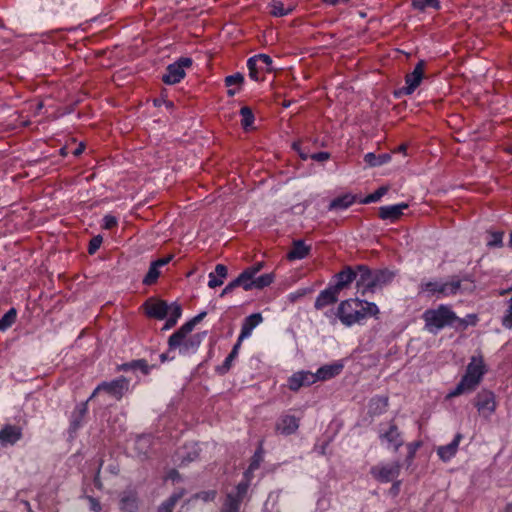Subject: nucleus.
I'll use <instances>...</instances> for the list:
<instances>
[{
  "label": "nucleus",
  "instance_id": "59",
  "mask_svg": "<svg viewBox=\"0 0 512 512\" xmlns=\"http://www.w3.org/2000/svg\"><path fill=\"white\" fill-rule=\"evenodd\" d=\"M400 485H401V482H400V481H394V482H393V484H392V486H391V489H390V491H391V493H392L393 495H395V496H396V495H398L399 490H400Z\"/></svg>",
  "mask_w": 512,
  "mask_h": 512
},
{
  "label": "nucleus",
  "instance_id": "24",
  "mask_svg": "<svg viewBox=\"0 0 512 512\" xmlns=\"http://www.w3.org/2000/svg\"><path fill=\"white\" fill-rule=\"evenodd\" d=\"M407 208L408 204L404 202L394 205L381 206L379 208V217L383 220L394 222L403 215V211Z\"/></svg>",
  "mask_w": 512,
  "mask_h": 512
},
{
  "label": "nucleus",
  "instance_id": "4",
  "mask_svg": "<svg viewBox=\"0 0 512 512\" xmlns=\"http://www.w3.org/2000/svg\"><path fill=\"white\" fill-rule=\"evenodd\" d=\"M424 329L430 334L437 335L445 327L453 328L456 313L451 306L440 304L436 308L427 309L422 314Z\"/></svg>",
  "mask_w": 512,
  "mask_h": 512
},
{
  "label": "nucleus",
  "instance_id": "2",
  "mask_svg": "<svg viewBox=\"0 0 512 512\" xmlns=\"http://www.w3.org/2000/svg\"><path fill=\"white\" fill-rule=\"evenodd\" d=\"M380 313L378 306L374 302L350 298L339 303L336 316L340 322L351 327L355 324L362 325L369 317H377Z\"/></svg>",
  "mask_w": 512,
  "mask_h": 512
},
{
  "label": "nucleus",
  "instance_id": "40",
  "mask_svg": "<svg viewBox=\"0 0 512 512\" xmlns=\"http://www.w3.org/2000/svg\"><path fill=\"white\" fill-rule=\"evenodd\" d=\"M270 14L274 17H283L290 14L293 10L292 6H285L279 0H273L269 3Z\"/></svg>",
  "mask_w": 512,
  "mask_h": 512
},
{
  "label": "nucleus",
  "instance_id": "18",
  "mask_svg": "<svg viewBox=\"0 0 512 512\" xmlns=\"http://www.w3.org/2000/svg\"><path fill=\"white\" fill-rule=\"evenodd\" d=\"M315 383V376L311 371L301 370L293 373L287 380L288 388L297 392L300 388L310 386Z\"/></svg>",
  "mask_w": 512,
  "mask_h": 512
},
{
  "label": "nucleus",
  "instance_id": "46",
  "mask_svg": "<svg viewBox=\"0 0 512 512\" xmlns=\"http://www.w3.org/2000/svg\"><path fill=\"white\" fill-rule=\"evenodd\" d=\"M262 460H263V451H262V447L260 446L255 451L254 455L252 456L248 471L245 472V477L247 476L248 472H253V471L257 470L259 468Z\"/></svg>",
  "mask_w": 512,
  "mask_h": 512
},
{
  "label": "nucleus",
  "instance_id": "23",
  "mask_svg": "<svg viewBox=\"0 0 512 512\" xmlns=\"http://www.w3.org/2000/svg\"><path fill=\"white\" fill-rule=\"evenodd\" d=\"M463 439L461 433H456L453 440L446 445L437 448V455L443 462H449L457 453L460 441Z\"/></svg>",
  "mask_w": 512,
  "mask_h": 512
},
{
  "label": "nucleus",
  "instance_id": "13",
  "mask_svg": "<svg viewBox=\"0 0 512 512\" xmlns=\"http://www.w3.org/2000/svg\"><path fill=\"white\" fill-rule=\"evenodd\" d=\"M90 399L76 404L70 417L67 432L70 438H74L85 423V417L88 413V402Z\"/></svg>",
  "mask_w": 512,
  "mask_h": 512
},
{
  "label": "nucleus",
  "instance_id": "3",
  "mask_svg": "<svg viewBox=\"0 0 512 512\" xmlns=\"http://www.w3.org/2000/svg\"><path fill=\"white\" fill-rule=\"evenodd\" d=\"M486 372L482 356H472L466 367L465 374L456 387L449 392L447 397H457L463 393L474 391Z\"/></svg>",
  "mask_w": 512,
  "mask_h": 512
},
{
  "label": "nucleus",
  "instance_id": "11",
  "mask_svg": "<svg viewBox=\"0 0 512 512\" xmlns=\"http://www.w3.org/2000/svg\"><path fill=\"white\" fill-rule=\"evenodd\" d=\"M128 387L129 380H127L123 376L113 379L112 381L109 382L104 381L95 388L89 399H92L96 394H98L101 391H104L109 395L117 399H120L125 393V391L128 390Z\"/></svg>",
  "mask_w": 512,
  "mask_h": 512
},
{
  "label": "nucleus",
  "instance_id": "29",
  "mask_svg": "<svg viewBox=\"0 0 512 512\" xmlns=\"http://www.w3.org/2000/svg\"><path fill=\"white\" fill-rule=\"evenodd\" d=\"M389 399L387 396L376 395L372 397L368 404V412L372 416H379L386 412Z\"/></svg>",
  "mask_w": 512,
  "mask_h": 512
},
{
  "label": "nucleus",
  "instance_id": "47",
  "mask_svg": "<svg viewBox=\"0 0 512 512\" xmlns=\"http://www.w3.org/2000/svg\"><path fill=\"white\" fill-rule=\"evenodd\" d=\"M246 479L240 481L237 486H236V491L234 494L235 498L243 501L244 497L246 496L247 492H248V488H249V479L247 478V476L245 477Z\"/></svg>",
  "mask_w": 512,
  "mask_h": 512
},
{
  "label": "nucleus",
  "instance_id": "10",
  "mask_svg": "<svg viewBox=\"0 0 512 512\" xmlns=\"http://www.w3.org/2000/svg\"><path fill=\"white\" fill-rule=\"evenodd\" d=\"M401 463L399 460L392 463H380L371 467L370 474L381 483L394 481L400 475Z\"/></svg>",
  "mask_w": 512,
  "mask_h": 512
},
{
  "label": "nucleus",
  "instance_id": "28",
  "mask_svg": "<svg viewBox=\"0 0 512 512\" xmlns=\"http://www.w3.org/2000/svg\"><path fill=\"white\" fill-rule=\"evenodd\" d=\"M172 258H158L150 264L149 270L143 278V284L152 285L160 276V268L167 265Z\"/></svg>",
  "mask_w": 512,
  "mask_h": 512
},
{
  "label": "nucleus",
  "instance_id": "7",
  "mask_svg": "<svg viewBox=\"0 0 512 512\" xmlns=\"http://www.w3.org/2000/svg\"><path fill=\"white\" fill-rule=\"evenodd\" d=\"M378 439L387 449L397 452L404 444L402 432L394 419L380 422L377 428Z\"/></svg>",
  "mask_w": 512,
  "mask_h": 512
},
{
  "label": "nucleus",
  "instance_id": "8",
  "mask_svg": "<svg viewBox=\"0 0 512 512\" xmlns=\"http://www.w3.org/2000/svg\"><path fill=\"white\" fill-rule=\"evenodd\" d=\"M272 64V58L267 54H257L250 57L247 61L249 77L254 81L261 80L263 73L273 71Z\"/></svg>",
  "mask_w": 512,
  "mask_h": 512
},
{
  "label": "nucleus",
  "instance_id": "14",
  "mask_svg": "<svg viewBox=\"0 0 512 512\" xmlns=\"http://www.w3.org/2000/svg\"><path fill=\"white\" fill-rule=\"evenodd\" d=\"M205 333H196L190 336H183V338L179 339V344L176 346L169 347V350L178 349L179 354L183 356H190L197 352L199 349Z\"/></svg>",
  "mask_w": 512,
  "mask_h": 512
},
{
  "label": "nucleus",
  "instance_id": "34",
  "mask_svg": "<svg viewBox=\"0 0 512 512\" xmlns=\"http://www.w3.org/2000/svg\"><path fill=\"white\" fill-rule=\"evenodd\" d=\"M195 326L196 325L191 319L184 323L178 330H176L172 335L169 336L168 347L178 345V340L183 338V336H190L189 334L192 332Z\"/></svg>",
  "mask_w": 512,
  "mask_h": 512
},
{
  "label": "nucleus",
  "instance_id": "1",
  "mask_svg": "<svg viewBox=\"0 0 512 512\" xmlns=\"http://www.w3.org/2000/svg\"><path fill=\"white\" fill-rule=\"evenodd\" d=\"M265 267L264 261H258L244 268L242 272L231 282H229L220 293V297L231 293L235 288L241 287L244 291L253 289L262 290L269 287L275 281V273L273 271L259 274Z\"/></svg>",
  "mask_w": 512,
  "mask_h": 512
},
{
  "label": "nucleus",
  "instance_id": "22",
  "mask_svg": "<svg viewBox=\"0 0 512 512\" xmlns=\"http://www.w3.org/2000/svg\"><path fill=\"white\" fill-rule=\"evenodd\" d=\"M343 367V364L339 361L321 366L315 373H313L315 376V383L317 381H326L336 377L342 372Z\"/></svg>",
  "mask_w": 512,
  "mask_h": 512
},
{
  "label": "nucleus",
  "instance_id": "20",
  "mask_svg": "<svg viewBox=\"0 0 512 512\" xmlns=\"http://www.w3.org/2000/svg\"><path fill=\"white\" fill-rule=\"evenodd\" d=\"M22 429L19 426L6 424L0 429V444L5 447L16 444L22 438Z\"/></svg>",
  "mask_w": 512,
  "mask_h": 512
},
{
  "label": "nucleus",
  "instance_id": "58",
  "mask_svg": "<svg viewBox=\"0 0 512 512\" xmlns=\"http://www.w3.org/2000/svg\"><path fill=\"white\" fill-rule=\"evenodd\" d=\"M207 315V312L206 311H202L200 312L199 314H197L196 316H194L191 320L194 322V324H198L199 322H201Z\"/></svg>",
  "mask_w": 512,
  "mask_h": 512
},
{
  "label": "nucleus",
  "instance_id": "49",
  "mask_svg": "<svg viewBox=\"0 0 512 512\" xmlns=\"http://www.w3.org/2000/svg\"><path fill=\"white\" fill-rule=\"evenodd\" d=\"M501 323L506 329H512V297L508 300V308L502 317Z\"/></svg>",
  "mask_w": 512,
  "mask_h": 512
},
{
  "label": "nucleus",
  "instance_id": "17",
  "mask_svg": "<svg viewBox=\"0 0 512 512\" xmlns=\"http://www.w3.org/2000/svg\"><path fill=\"white\" fill-rule=\"evenodd\" d=\"M474 405L479 413L483 414L485 417H489L496 409L494 393L488 390L480 391L476 395Z\"/></svg>",
  "mask_w": 512,
  "mask_h": 512
},
{
  "label": "nucleus",
  "instance_id": "43",
  "mask_svg": "<svg viewBox=\"0 0 512 512\" xmlns=\"http://www.w3.org/2000/svg\"><path fill=\"white\" fill-rule=\"evenodd\" d=\"M414 9L425 11L427 9L439 10L441 5L439 0H412Z\"/></svg>",
  "mask_w": 512,
  "mask_h": 512
},
{
  "label": "nucleus",
  "instance_id": "15",
  "mask_svg": "<svg viewBox=\"0 0 512 512\" xmlns=\"http://www.w3.org/2000/svg\"><path fill=\"white\" fill-rule=\"evenodd\" d=\"M145 311L147 316L159 320L165 319L168 314L172 311V303L168 304L164 300L149 298L144 303Z\"/></svg>",
  "mask_w": 512,
  "mask_h": 512
},
{
  "label": "nucleus",
  "instance_id": "26",
  "mask_svg": "<svg viewBox=\"0 0 512 512\" xmlns=\"http://www.w3.org/2000/svg\"><path fill=\"white\" fill-rule=\"evenodd\" d=\"M242 341L243 340H240V338H238L236 343L233 345L231 352L225 358L223 363L221 365H218V366L215 367V372L218 375L224 376V375H226L230 371L231 367L233 366V362L238 357Z\"/></svg>",
  "mask_w": 512,
  "mask_h": 512
},
{
  "label": "nucleus",
  "instance_id": "25",
  "mask_svg": "<svg viewBox=\"0 0 512 512\" xmlns=\"http://www.w3.org/2000/svg\"><path fill=\"white\" fill-rule=\"evenodd\" d=\"M263 322V317L261 313H253L247 316L242 323L241 331L238 336L240 340H244L251 336L252 331Z\"/></svg>",
  "mask_w": 512,
  "mask_h": 512
},
{
  "label": "nucleus",
  "instance_id": "61",
  "mask_svg": "<svg viewBox=\"0 0 512 512\" xmlns=\"http://www.w3.org/2000/svg\"><path fill=\"white\" fill-rule=\"evenodd\" d=\"M136 444L141 446V445H146V444H149V439L147 437H138V439L136 440Z\"/></svg>",
  "mask_w": 512,
  "mask_h": 512
},
{
  "label": "nucleus",
  "instance_id": "33",
  "mask_svg": "<svg viewBox=\"0 0 512 512\" xmlns=\"http://www.w3.org/2000/svg\"><path fill=\"white\" fill-rule=\"evenodd\" d=\"M228 275V269L224 264H217L214 272H210L208 277V287L216 288L223 284V280Z\"/></svg>",
  "mask_w": 512,
  "mask_h": 512
},
{
  "label": "nucleus",
  "instance_id": "55",
  "mask_svg": "<svg viewBox=\"0 0 512 512\" xmlns=\"http://www.w3.org/2000/svg\"><path fill=\"white\" fill-rule=\"evenodd\" d=\"M310 158L317 162H324L330 158V153L326 152V151H321V152L311 154Z\"/></svg>",
  "mask_w": 512,
  "mask_h": 512
},
{
  "label": "nucleus",
  "instance_id": "16",
  "mask_svg": "<svg viewBox=\"0 0 512 512\" xmlns=\"http://www.w3.org/2000/svg\"><path fill=\"white\" fill-rule=\"evenodd\" d=\"M360 274V270L357 268V266L355 268L348 266L342 271L335 274L331 283L334 285L336 289H338V291L343 290L354 280L356 281V285L358 286Z\"/></svg>",
  "mask_w": 512,
  "mask_h": 512
},
{
  "label": "nucleus",
  "instance_id": "53",
  "mask_svg": "<svg viewBox=\"0 0 512 512\" xmlns=\"http://www.w3.org/2000/svg\"><path fill=\"white\" fill-rule=\"evenodd\" d=\"M216 491L215 490H209V491H202L199 493H196L193 498L194 499H201L204 502L213 501L216 498Z\"/></svg>",
  "mask_w": 512,
  "mask_h": 512
},
{
  "label": "nucleus",
  "instance_id": "54",
  "mask_svg": "<svg viewBox=\"0 0 512 512\" xmlns=\"http://www.w3.org/2000/svg\"><path fill=\"white\" fill-rule=\"evenodd\" d=\"M103 242V238L100 235L94 236L88 245V252L89 254H94L96 251L100 248L101 244Z\"/></svg>",
  "mask_w": 512,
  "mask_h": 512
},
{
  "label": "nucleus",
  "instance_id": "6",
  "mask_svg": "<svg viewBox=\"0 0 512 512\" xmlns=\"http://www.w3.org/2000/svg\"><path fill=\"white\" fill-rule=\"evenodd\" d=\"M357 268L361 273L358 280V289H362L363 294L367 291L374 292L376 289L382 288L390 283L395 276L393 272L387 269L372 272L365 265H357Z\"/></svg>",
  "mask_w": 512,
  "mask_h": 512
},
{
  "label": "nucleus",
  "instance_id": "38",
  "mask_svg": "<svg viewBox=\"0 0 512 512\" xmlns=\"http://www.w3.org/2000/svg\"><path fill=\"white\" fill-rule=\"evenodd\" d=\"M310 252L311 246L307 245L304 240L298 239L292 242V247L285 256H307Z\"/></svg>",
  "mask_w": 512,
  "mask_h": 512
},
{
  "label": "nucleus",
  "instance_id": "35",
  "mask_svg": "<svg viewBox=\"0 0 512 512\" xmlns=\"http://www.w3.org/2000/svg\"><path fill=\"white\" fill-rule=\"evenodd\" d=\"M479 321L478 315L475 313L467 314L464 318L456 315L455 324L453 328L456 331H465L469 326H476Z\"/></svg>",
  "mask_w": 512,
  "mask_h": 512
},
{
  "label": "nucleus",
  "instance_id": "60",
  "mask_svg": "<svg viewBox=\"0 0 512 512\" xmlns=\"http://www.w3.org/2000/svg\"><path fill=\"white\" fill-rule=\"evenodd\" d=\"M321 1L323 3H325V4H327V5L334 6V5H337V4H340V3H346L349 0H321Z\"/></svg>",
  "mask_w": 512,
  "mask_h": 512
},
{
  "label": "nucleus",
  "instance_id": "12",
  "mask_svg": "<svg viewBox=\"0 0 512 512\" xmlns=\"http://www.w3.org/2000/svg\"><path fill=\"white\" fill-rule=\"evenodd\" d=\"M425 65L424 60L417 62L413 71L405 76V85L400 89V94L411 95L414 93L424 78Z\"/></svg>",
  "mask_w": 512,
  "mask_h": 512
},
{
  "label": "nucleus",
  "instance_id": "64",
  "mask_svg": "<svg viewBox=\"0 0 512 512\" xmlns=\"http://www.w3.org/2000/svg\"><path fill=\"white\" fill-rule=\"evenodd\" d=\"M303 294H304L303 292L290 293L289 294V298H290L291 301H295L296 299L301 297Z\"/></svg>",
  "mask_w": 512,
  "mask_h": 512
},
{
  "label": "nucleus",
  "instance_id": "56",
  "mask_svg": "<svg viewBox=\"0 0 512 512\" xmlns=\"http://www.w3.org/2000/svg\"><path fill=\"white\" fill-rule=\"evenodd\" d=\"M87 499L90 504V510H92L93 512H101V510H102L101 504L96 498H94L92 496H88Z\"/></svg>",
  "mask_w": 512,
  "mask_h": 512
},
{
  "label": "nucleus",
  "instance_id": "48",
  "mask_svg": "<svg viewBox=\"0 0 512 512\" xmlns=\"http://www.w3.org/2000/svg\"><path fill=\"white\" fill-rule=\"evenodd\" d=\"M386 193H387V188L386 187H380L376 191H374L373 193L367 195L362 202L365 203V204L377 202Z\"/></svg>",
  "mask_w": 512,
  "mask_h": 512
},
{
  "label": "nucleus",
  "instance_id": "44",
  "mask_svg": "<svg viewBox=\"0 0 512 512\" xmlns=\"http://www.w3.org/2000/svg\"><path fill=\"white\" fill-rule=\"evenodd\" d=\"M241 503L242 501L235 498L233 493H229L226 496L221 512H239Z\"/></svg>",
  "mask_w": 512,
  "mask_h": 512
},
{
  "label": "nucleus",
  "instance_id": "42",
  "mask_svg": "<svg viewBox=\"0 0 512 512\" xmlns=\"http://www.w3.org/2000/svg\"><path fill=\"white\" fill-rule=\"evenodd\" d=\"M241 126L244 130H249L253 127L254 114L248 106H244L240 109Z\"/></svg>",
  "mask_w": 512,
  "mask_h": 512
},
{
  "label": "nucleus",
  "instance_id": "63",
  "mask_svg": "<svg viewBox=\"0 0 512 512\" xmlns=\"http://www.w3.org/2000/svg\"><path fill=\"white\" fill-rule=\"evenodd\" d=\"M99 473H100V470H98L95 478H94V485L95 487H97L98 489H100L102 487V483L100 481V478H99Z\"/></svg>",
  "mask_w": 512,
  "mask_h": 512
},
{
  "label": "nucleus",
  "instance_id": "50",
  "mask_svg": "<svg viewBox=\"0 0 512 512\" xmlns=\"http://www.w3.org/2000/svg\"><path fill=\"white\" fill-rule=\"evenodd\" d=\"M364 161L371 167L379 166L385 163V160H380V157H378L373 152L365 154Z\"/></svg>",
  "mask_w": 512,
  "mask_h": 512
},
{
  "label": "nucleus",
  "instance_id": "27",
  "mask_svg": "<svg viewBox=\"0 0 512 512\" xmlns=\"http://www.w3.org/2000/svg\"><path fill=\"white\" fill-rule=\"evenodd\" d=\"M298 427L299 419L294 415H284L276 424V430L283 435H291L295 433Z\"/></svg>",
  "mask_w": 512,
  "mask_h": 512
},
{
  "label": "nucleus",
  "instance_id": "31",
  "mask_svg": "<svg viewBox=\"0 0 512 512\" xmlns=\"http://www.w3.org/2000/svg\"><path fill=\"white\" fill-rule=\"evenodd\" d=\"M119 509L121 512H137L138 497L135 492H124L120 498Z\"/></svg>",
  "mask_w": 512,
  "mask_h": 512
},
{
  "label": "nucleus",
  "instance_id": "36",
  "mask_svg": "<svg viewBox=\"0 0 512 512\" xmlns=\"http://www.w3.org/2000/svg\"><path fill=\"white\" fill-rule=\"evenodd\" d=\"M185 492V489L181 488L172 493V495H170V497L159 506L157 512H172L177 502L184 496Z\"/></svg>",
  "mask_w": 512,
  "mask_h": 512
},
{
  "label": "nucleus",
  "instance_id": "45",
  "mask_svg": "<svg viewBox=\"0 0 512 512\" xmlns=\"http://www.w3.org/2000/svg\"><path fill=\"white\" fill-rule=\"evenodd\" d=\"M224 82L227 87L236 86V88H241L244 83V76L243 74L237 72L235 74L226 76Z\"/></svg>",
  "mask_w": 512,
  "mask_h": 512
},
{
  "label": "nucleus",
  "instance_id": "32",
  "mask_svg": "<svg viewBox=\"0 0 512 512\" xmlns=\"http://www.w3.org/2000/svg\"><path fill=\"white\" fill-rule=\"evenodd\" d=\"M356 201V196L351 193H345L331 200L328 209L330 211H341L349 208Z\"/></svg>",
  "mask_w": 512,
  "mask_h": 512
},
{
  "label": "nucleus",
  "instance_id": "57",
  "mask_svg": "<svg viewBox=\"0 0 512 512\" xmlns=\"http://www.w3.org/2000/svg\"><path fill=\"white\" fill-rule=\"evenodd\" d=\"M168 478L171 479L173 482H175V481H179L181 479V476L177 470L172 469L168 473Z\"/></svg>",
  "mask_w": 512,
  "mask_h": 512
},
{
  "label": "nucleus",
  "instance_id": "5",
  "mask_svg": "<svg viewBox=\"0 0 512 512\" xmlns=\"http://www.w3.org/2000/svg\"><path fill=\"white\" fill-rule=\"evenodd\" d=\"M462 280L458 276H451L448 280L434 279L422 281L419 285L420 293L437 299L455 296L461 292Z\"/></svg>",
  "mask_w": 512,
  "mask_h": 512
},
{
  "label": "nucleus",
  "instance_id": "19",
  "mask_svg": "<svg viewBox=\"0 0 512 512\" xmlns=\"http://www.w3.org/2000/svg\"><path fill=\"white\" fill-rule=\"evenodd\" d=\"M340 291L334 287L330 282L329 285L322 290L314 302L316 310H322L323 308L330 306L338 301Z\"/></svg>",
  "mask_w": 512,
  "mask_h": 512
},
{
  "label": "nucleus",
  "instance_id": "41",
  "mask_svg": "<svg viewBox=\"0 0 512 512\" xmlns=\"http://www.w3.org/2000/svg\"><path fill=\"white\" fill-rule=\"evenodd\" d=\"M17 310L16 308H10L0 319V331L4 332L8 330L16 321Z\"/></svg>",
  "mask_w": 512,
  "mask_h": 512
},
{
  "label": "nucleus",
  "instance_id": "37",
  "mask_svg": "<svg viewBox=\"0 0 512 512\" xmlns=\"http://www.w3.org/2000/svg\"><path fill=\"white\" fill-rule=\"evenodd\" d=\"M504 231L500 230H487L486 231V246L488 248H500L503 246Z\"/></svg>",
  "mask_w": 512,
  "mask_h": 512
},
{
  "label": "nucleus",
  "instance_id": "30",
  "mask_svg": "<svg viewBox=\"0 0 512 512\" xmlns=\"http://www.w3.org/2000/svg\"><path fill=\"white\" fill-rule=\"evenodd\" d=\"M154 367V365H149L145 359H136L123 363L119 369L125 372L140 371L143 375H148Z\"/></svg>",
  "mask_w": 512,
  "mask_h": 512
},
{
  "label": "nucleus",
  "instance_id": "62",
  "mask_svg": "<svg viewBox=\"0 0 512 512\" xmlns=\"http://www.w3.org/2000/svg\"><path fill=\"white\" fill-rule=\"evenodd\" d=\"M228 88H229V89L227 90V95H228L229 97H233L235 94H237V93L241 90V88H239V87H238V88H231V87H228Z\"/></svg>",
  "mask_w": 512,
  "mask_h": 512
},
{
  "label": "nucleus",
  "instance_id": "51",
  "mask_svg": "<svg viewBox=\"0 0 512 512\" xmlns=\"http://www.w3.org/2000/svg\"><path fill=\"white\" fill-rule=\"evenodd\" d=\"M117 223H118V219L115 216H113L111 214H107L103 217L101 226L103 229L110 230V229L116 227Z\"/></svg>",
  "mask_w": 512,
  "mask_h": 512
},
{
  "label": "nucleus",
  "instance_id": "21",
  "mask_svg": "<svg viewBox=\"0 0 512 512\" xmlns=\"http://www.w3.org/2000/svg\"><path fill=\"white\" fill-rule=\"evenodd\" d=\"M199 447L196 443L185 444L180 450L177 451L175 462L180 466H186L195 461L199 457Z\"/></svg>",
  "mask_w": 512,
  "mask_h": 512
},
{
  "label": "nucleus",
  "instance_id": "9",
  "mask_svg": "<svg viewBox=\"0 0 512 512\" xmlns=\"http://www.w3.org/2000/svg\"><path fill=\"white\" fill-rule=\"evenodd\" d=\"M192 59L189 57H181L166 68V73L162 76L165 84L173 85L179 83L186 75L185 69L192 66Z\"/></svg>",
  "mask_w": 512,
  "mask_h": 512
},
{
  "label": "nucleus",
  "instance_id": "52",
  "mask_svg": "<svg viewBox=\"0 0 512 512\" xmlns=\"http://www.w3.org/2000/svg\"><path fill=\"white\" fill-rule=\"evenodd\" d=\"M420 446L421 442H410L407 444L408 454L406 457V462L408 464H410L413 461L416 451L419 449Z\"/></svg>",
  "mask_w": 512,
  "mask_h": 512
},
{
  "label": "nucleus",
  "instance_id": "39",
  "mask_svg": "<svg viewBox=\"0 0 512 512\" xmlns=\"http://www.w3.org/2000/svg\"><path fill=\"white\" fill-rule=\"evenodd\" d=\"M182 315V307L177 302H172V311L165 318L166 322L163 326V330H169L174 327L178 319Z\"/></svg>",
  "mask_w": 512,
  "mask_h": 512
}]
</instances>
